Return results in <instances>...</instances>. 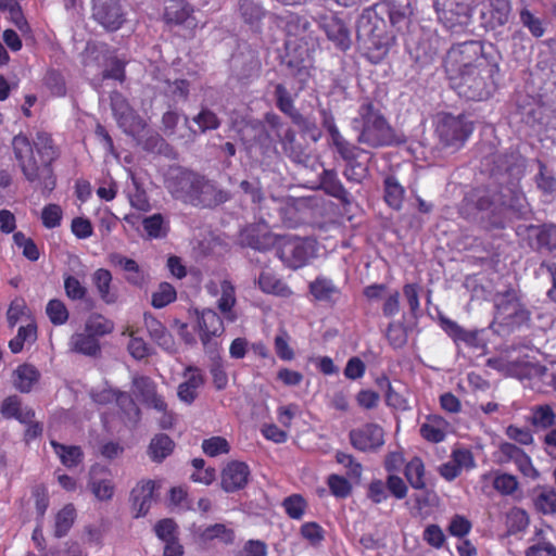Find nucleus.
Segmentation results:
<instances>
[{
  "instance_id": "nucleus-1",
  "label": "nucleus",
  "mask_w": 556,
  "mask_h": 556,
  "mask_svg": "<svg viewBox=\"0 0 556 556\" xmlns=\"http://www.w3.org/2000/svg\"><path fill=\"white\" fill-rule=\"evenodd\" d=\"M12 148L25 178L31 184H37L43 191H52L55 178L50 165L58 153L51 136L38 131L33 144L25 135L18 134L12 140Z\"/></svg>"
},
{
  "instance_id": "nucleus-2",
  "label": "nucleus",
  "mask_w": 556,
  "mask_h": 556,
  "mask_svg": "<svg viewBox=\"0 0 556 556\" xmlns=\"http://www.w3.org/2000/svg\"><path fill=\"white\" fill-rule=\"evenodd\" d=\"M270 18L273 24L285 29L287 65L292 75L298 77L301 84H304L309 76V63L315 46L309 21L295 14L270 16Z\"/></svg>"
},
{
  "instance_id": "nucleus-3",
  "label": "nucleus",
  "mask_w": 556,
  "mask_h": 556,
  "mask_svg": "<svg viewBox=\"0 0 556 556\" xmlns=\"http://www.w3.org/2000/svg\"><path fill=\"white\" fill-rule=\"evenodd\" d=\"M165 184L175 199L192 205L212 206L227 200L212 181L184 168H172Z\"/></svg>"
},
{
  "instance_id": "nucleus-4",
  "label": "nucleus",
  "mask_w": 556,
  "mask_h": 556,
  "mask_svg": "<svg viewBox=\"0 0 556 556\" xmlns=\"http://www.w3.org/2000/svg\"><path fill=\"white\" fill-rule=\"evenodd\" d=\"M352 127L359 131L358 142L369 147L389 146L394 141L392 128L369 101L361 104L358 115L352 121Z\"/></svg>"
},
{
  "instance_id": "nucleus-5",
  "label": "nucleus",
  "mask_w": 556,
  "mask_h": 556,
  "mask_svg": "<svg viewBox=\"0 0 556 556\" xmlns=\"http://www.w3.org/2000/svg\"><path fill=\"white\" fill-rule=\"evenodd\" d=\"M498 70V65L490 60L453 79V87L463 98L475 101L485 100L495 90V76Z\"/></svg>"
},
{
  "instance_id": "nucleus-6",
  "label": "nucleus",
  "mask_w": 556,
  "mask_h": 556,
  "mask_svg": "<svg viewBox=\"0 0 556 556\" xmlns=\"http://www.w3.org/2000/svg\"><path fill=\"white\" fill-rule=\"evenodd\" d=\"M488 61L490 59L484 55L481 43L472 40L453 46L446 53L444 66L453 80Z\"/></svg>"
},
{
  "instance_id": "nucleus-7",
  "label": "nucleus",
  "mask_w": 556,
  "mask_h": 556,
  "mask_svg": "<svg viewBox=\"0 0 556 556\" xmlns=\"http://www.w3.org/2000/svg\"><path fill=\"white\" fill-rule=\"evenodd\" d=\"M472 124L463 116L442 114L439 116L437 134L440 141L448 148L459 149L472 132Z\"/></svg>"
},
{
  "instance_id": "nucleus-8",
  "label": "nucleus",
  "mask_w": 556,
  "mask_h": 556,
  "mask_svg": "<svg viewBox=\"0 0 556 556\" xmlns=\"http://www.w3.org/2000/svg\"><path fill=\"white\" fill-rule=\"evenodd\" d=\"M315 252L313 241L300 238H285L279 242L277 249L278 257L293 269L304 266L315 256Z\"/></svg>"
},
{
  "instance_id": "nucleus-9",
  "label": "nucleus",
  "mask_w": 556,
  "mask_h": 556,
  "mask_svg": "<svg viewBox=\"0 0 556 556\" xmlns=\"http://www.w3.org/2000/svg\"><path fill=\"white\" fill-rule=\"evenodd\" d=\"M439 21L448 29L467 25L471 15L469 0H433Z\"/></svg>"
},
{
  "instance_id": "nucleus-10",
  "label": "nucleus",
  "mask_w": 556,
  "mask_h": 556,
  "mask_svg": "<svg viewBox=\"0 0 556 556\" xmlns=\"http://www.w3.org/2000/svg\"><path fill=\"white\" fill-rule=\"evenodd\" d=\"M195 328L204 350L214 352L217 349L216 338L225 331L223 320L218 314L210 308L198 312Z\"/></svg>"
},
{
  "instance_id": "nucleus-11",
  "label": "nucleus",
  "mask_w": 556,
  "mask_h": 556,
  "mask_svg": "<svg viewBox=\"0 0 556 556\" xmlns=\"http://www.w3.org/2000/svg\"><path fill=\"white\" fill-rule=\"evenodd\" d=\"M496 318L508 326H513L528 318V312L520 303L517 293L509 290L495 299Z\"/></svg>"
},
{
  "instance_id": "nucleus-12",
  "label": "nucleus",
  "mask_w": 556,
  "mask_h": 556,
  "mask_svg": "<svg viewBox=\"0 0 556 556\" xmlns=\"http://www.w3.org/2000/svg\"><path fill=\"white\" fill-rule=\"evenodd\" d=\"M94 20L109 30L118 29L125 22L124 11L118 0H92Z\"/></svg>"
},
{
  "instance_id": "nucleus-13",
  "label": "nucleus",
  "mask_w": 556,
  "mask_h": 556,
  "mask_svg": "<svg viewBox=\"0 0 556 556\" xmlns=\"http://www.w3.org/2000/svg\"><path fill=\"white\" fill-rule=\"evenodd\" d=\"M497 454L500 463H514L525 477L532 480L539 478V471L533 466L531 457L515 444L508 442L500 444Z\"/></svg>"
},
{
  "instance_id": "nucleus-14",
  "label": "nucleus",
  "mask_w": 556,
  "mask_h": 556,
  "mask_svg": "<svg viewBox=\"0 0 556 556\" xmlns=\"http://www.w3.org/2000/svg\"><path fill=\"white\" fill-rule=\"evenodd\" d=\"M132 394L147 407L154 410L165 409V399L157 392L156 383L147 376H134L131 381Z\"/></svg>"
},
{
  "instance_id": "nucleus-15",
  "label": "nucleus",
  "mask_w": 556,
  "mask_h": 556,
  "mask_svg": "<svg viewBox=\"0 0 556 556\" xmlns=\"http://www.w3.org/2000/svg\"><path fill=\"white\" fill-rule=\"evenodd\" d=\"M238 15L248 28L255 34H262L264 21L273 24L270 16L263 5L255 0H240L238 3Z\"/></svg>"
},
{
  "instance_id": "nucleus-16",
  "label": "nucleus",
  "mask_w": 556,
  "mask_h": 556,
  "mask_svg": "<svg viewBox=\"0 0 556 556\" xmlns=\"http://www.w3.org/2000/svg\"><path fill=\"white\" fill-rule=\"evenodd\" d=\"M319 27L327 38L341 50H348L351 46L350 30L345 23L334 14H323L318 17Z\"/></svg>"
},
{
  "instance_id": "nucleus-17",
  "label": "nucleus",
  "mask_w": 556,
  "mask_h": 556,
  "mask_svg": "<svg viewBox=\"0 0 556 556\" xmlns=\"http://www.w3.org/2000/svg\"><path fill=\"white\" fill-rule=\"evenodd\" d=\"M352 445L359 451H372L384 443L383 430L375 424H368L350 433Z\"/></svg>"
},
{
  "instance_id": "nucleus-18",
  "label": "nucleus",
  "mask_w": 556,
  "mask_h": 556,
  "mask_svg": "<svg viewBox=\"0 0 556 556\" xmlns=\"http://www.w3.org/2000/svg\"><path fill=\"white\" fill-rule=\"evenodd\" d=\"M182 377L184 381L177 388V396L181 402L192 404L205 382L204 375L200 368L188 366Z\"/></svg>"
},
{
  "instance_id": "nucleus-19",
  "label": "nucleus",
  "mask_w": 556,
  "mask_h": 556,
  "mask_svg": "<svg viewBox=\"0 0 556 556\" xmlns=\"http://www.w3.org/2000/svg\"><path fill=\"white\" fill-rule=\"evenodd\" d=\"M250 469L245 463L233 460L227 464L222 472V488L226 492H235L244 488L249 481Z\"/></svg>"
},
{
  "instance_id": "nucleus-20",
  "label": "nucleus",
  "mask_w": 556,
  "mask_h": 556,
  "mask_svg": "<svg viewBox=\"0 0 556 556\" xmlns=\"http://www.w3.org/2000/svg\"><path fill=\"white\" fill-rule=\"evenodd\" d=\"M155 483L152 480L139 482L131 492L132 510L135 517L146 516L149 511L154 492Z\"/></svg>"
},
{
  "instance_id": "nucleus-21",
  "label": "nucleus",
  "mask_w": 556,
  "mask_h": 556,
  "mask_svg": "<svg viewBox=\"0 0 556 556\" xmlns=\"http://www.w3.org/2000/svg\"><path fill=\"white\" fill-rule=\"evenodd\" d=\"M448 427V422L442 416L428 415L420 425L419 433L428 442L440 443L445 440Z\"/></svg>"
},
{
  "instance_id": "nucleus-22",
  "label": "nucleus",
  "mask_w": 556,
  "mask_h": 556,
  "mask_svg": "<svg viewBox=\"0 0 556 556\" xmlns=\"http://www.w3.org/2000/svg\"><path fill=\"white\" fill-rule=\"evenodd\" d=\"M112 106L117 122L124 131L131 136H139L144 128L143 121L125 103L114 101Z\"/></svg>"
},
{
  "instance_id": "nucleus-23",
  "label": "nucleus",
  "mask_w": 556,
  "mask_h": 556,
  "mask_svg": "<svg viewBox=\"0 0 556 556\" xmlns=\"http://www.w3.org/2000/svg\"><path fill=\"white\" fill-rule=\"evenodd\" d=\"M0 413L7 419H16L22 424L33 421L34 412L22 405V401L17 395L5 397L0 404Z\"/></svg>"
},
{
  "instance_id": "nucleus-24",
  "label": "nucleus",
  "mask_w": 556,
  "mask_h": 556,
  "mask_svg": "<svg viewBox=\"0 0 556 556\" xmlns=\"http://www.w3.org/2000/svg\"><path fill=\"white\" fill-rule=\"evenodd\" d=\"M192 12V8L185 0H169L165 7L164 18L167 23L187 24L188 27H194Z\"/></svg>"
},
{
  "instance_id": "nucleus-25",
  "label": "nucleus",
  "mask_w": 556,
  "mask_h": 556,
  "mask_svg": "<svg viewBox=\"0 0 556 556\" xmlns=\"http://www.w3.org/2000/svg\"><path fill=\"white\" fill-rule=\"evenodd\" d=\"M110 263L114 266H119L125 271V279L128 283L137 287L144 285L146 274L135 260L113 253L110 255Z\"/></svg>"
},
{
  "instance_id": "nucleus-26",
  "label": "nucleus",
  "mask_w": 556,
  "mask_h": 556,
  "mask_svg": "<svg viewBox=\"0 0 556 556\" xmlns=\"http://www.w3.org/2000/svg\"><path fill=\"white\" fill-rule=\"evenodd\" d=\"M328 131L330 135L331 143L340 156L346 163L355 162L362 153V149L345 140V138L339 131L338 127L332 122L328 124Z\"/></svg>"
},
{
  "instance_id": "nucleus-27",
  "label": "nucleus",
  "mask_w": 556,
  "mask_h": 556,
  "mask_svg": "<svg viewBox=\"0 0 556 556\" xmlns=\"http://www.w3.org/2000/svg\"><path fill=\"white\" fill-rule=\"evenodd\" d=\"M68 348L72 352L86 356H96L100 352V343L97 338L84 331L75 332L68 341Z\"/></svg>"
},
{
  "instance_id": "nucleus-28",
  "label": "nucleus",
  "mask_w": 556,
  "mask_h": 556,
  "mask_svg": "<svg viewBox=\"0 0 556 556\" xmlns=\"http://www.w3.org/2000/svg\"><path fill=\"white\" fill-rule=\"evenodd\" d=\"M220 295L217 300V307L223 314L225 320L233 323L237 319V314L233 311L236 305V291L232 283L228 280H223L219 285Z\"/></svg>"
},
{
  "instance_id": "nucleus-29",
  "label": "nucleus",
  "mask_w": 556,
  "mask_h": 556,
  "mask_svg": "<svg viewBox=\"0 0 556 556\" xmlns=\"http://www.w3.org/2000/svg\"><path fill=\"white\" fill-rule=\"evenodd\" d=\"M92 282L103 302L113 304L117 301V294L112 289V275L108 269H97L92 275Z\"/></svg>"
},
{
  "instance_id": "nucleus-30",
  "label": "nucleus",
  "mask_w": 556,
  "mask_h": 556,
  "mask_svg": "<svg viewBox=\"0 0 556 556\" xmlns=\"http://www.w3.org/2000/svg\"><path fill=\"white\" fill-rule=\"evenodd\" d=\"M257 283L260 289L268 294L281 298H289L292 294L291 289L269 270H263L260 274Z\"/></svg>"
},
{
  "instance_id": "nucleus-31",
  "label": "nucleus",
  "mask_w": 556,
  "mask_h": 556,
  "mask_svg": "<svg viewBox=\"0 0 556 556\" xmlns=\"http://www.w3.org/2000/svg\"><path fill=\"white\" fill-rule=\"evenodd\" d=\"M439 50V38L431 31L421 34L416 49L415 58L422 63L431 62Z\"/></svg>"
},
{
  "instance_id": "nucleus-32",
  "label": "nucleus",
  "mask_w": 556,
  "mask_h": 556,
  "mask_svg": "<svg viewBox=\"0 0 556 556\" xmlns=\"http://www.w3.org/2000/svg\"><path fill=\"white\" fill-rule=\"evenodd\" d=\"M39 377V371L33 365L23 364L13 372V384L18 391L27 393L37 383Z\"/></svg>"
},
{
  "instance_id": "nucleus-33",
  "label": "nucleus",
  "mask_w": 556,
  "mask_h": 556,
  "mask_svg": "<svg viewBox=\"0 0 556 556\" xmlns=\"http://www.w3.org/2000/svg\"><path fill=\"white\" fill-rule=\"evenodd\" d=\"M194 535L202 542L207 543L212 540H219L224 543H230L233 540V531L223 523H216L204 529L197 528Z\"/></svg>"
},
{
  "instance_id": "nucleus-34",
  "label": "nucleus",
  "mask_w": 556,
  "mask_h": 556,
  "mask_svg": "<svg viewBox=\"0 0 556 556\" xmlns=\"http://www.w3.org/2000/svg\"><path fill=\"white\" fill-rule=\"evenodd\" d=\"M88 486L98 501L109 502L114 496L115 484L113 480L110 478H97L94 476V469L90 472Z\"/></svg>"
},
{
  "instance_id": "nucleus-35",
  "label": "nucleus",
  "mask_w": 556,
  "mask_h": 556,
  "mask_svg": "<svg viewBox=\"0 0 556 556\" xmlns=\"http://www.w3.org/2000/svg\"><path fill=\"white\" fill-rule=\"evenodd\" d=\"M173 440L163 433L156 434L150 442L148 454L153 462H162L174 451Z\"/></svg>"
},
{
  "instance_id": "nucleus-36",
  "label": "nucleus",
  "mask_w": 556,
  "mask_h": 556,
  "mask_svg": "<svg viewBox=\"0 0 556 556\" xmlns=\"http://www.w3.org/2000/svg\"><path fill=\"white\" fill-rule=\"evenodd\" d=\"M142 226L149 239L165 238L169 231L168 219L160 213L143 218Z\"/></svg>"
},
{
  "instance_id": "nucleus-37",
  "label": "nucleus",
  "mask_w": 556,
  "mask_h": 556,
  "mask_svg": "<svg viewBox=\"0 0 556 556\" xmlns=\"http://www.w3.org/2000/svg\"><path fill=\"white\" fill-rule=\"evenodd\" d=\"M76 517L77 511L73 504H66L61 508L54 518V535L56 538L65 536L73 527Z\"/></svg>"
},
{
  "instance_id": "nucleus-38",
  "label": "nucleus",
  "mask_w": 556,
  "mask_h": 556,
  "mask_svg": "<svg viewBox=\"0 0 556 556\" xmlns=\"http://www.w3.org/2000/svg\"><path fill=\"white\" fill-rule=\"evenodd\" d=\"M51 445L61 463L67 468L75 467L83 460V452L79 446L64 445L53 440Z\"/></svg>"
},
{
  "instance_id": "nucleus-39",
  "label": "nucleus",
  "mask_w": 556,
  "mask_h": 556,
  "mask_svg": "<svg viewBox=\"0 0 556 556\" xmlns=\"http://www.w3.org/2000/svg\"><path fill=\"white\" fill-rule=\"evenodd\" d=\"M404 473L413 489L421 490L426 486L425 465L419 457H413L406 464Z\"/></svg>"
},
{
  "instance_id": "nucleus-40",
  "label": "nucleus",
  "mask_w": 556,
  "mask_h": 556,
  "mask_svg": "<svg viewBox=\"0 0 556 556\" xmlns=\"http://www.w3.org/2000/svg\"><path fill=\"white\" fill-rule=\"evenodd\" d=\"M405 190L393 176L384 179V200L389 206L399 210L404 200Z\"/></svg>"
},
{
  "instance_id": "nucleus-41",
  "label": "nucleus",
  "mask_w": 556,
  "mask_h": 556,
  "mask_svg": "<svg viewBox=\"0 0 556 556\" xmlns=\"http://www.w3.org/2000/svg\"><path fill=\"white\" fill-rule=\"evenodd\" d=\"M309 290L318 301H330L339 292L334 283L325 277H318L311 282Z\"/></svg>"
},
{
  "instance_id": "nucleus-42",
  "label": "nucleus",
  "mask_w": 556,
  "mask_h": 556,
  "mask_svg": "<svg viewBox=\"0 0 556 556\" xmlns=\"http://www.w3.org/2000/svg\"><path fill=\"white\" fill-rule=\"evenodd\" d=\"M84 329L98 339V337H102L112 332L114 329V324L100 314H91L87 318Z\"/></svg>"
},
{
  "instance_id": "nucleus-43",
  "label": "nucleus",
  "mask_w": 556,
  "mask_h": 556,
  "mask_svg": "<svg viewBox=\"0 0 556 556\" xmlns=\"http://www.w3.org/2000/svg\"><path fill=\"white\" fill-rule=\"evenodd\" d=\"M556 415L548 405L535 406L532 408L529 421L536 428L547 429L555 424Z\"/></svg>"
},
{
  "instance_id": "nucleus-44",
  "label": "nucleus",
  "mask_w": 556,
  "mask_h": 556,
  "mask_svg": "<svg viewBox=\"0 0 556 556\" xmlns=\"http://www.w3.org/2000/svg\"><path fill=\"white\" fill-rule=\"evenodd\" d=\"M507 192L502 197V204L518 216H523L527 213V201L522 192L517 189H507Z\"/></svg>"
},
{
  "instance_id": "nucleus-45",
  "label": "nucleus",
  "mask_w": 556,
  "mask_h": 556,
  "mask_svg": "<svg viewBox=\"0 0 556 556\" xmlns=\"http://www.w3.org/2000/svg\"><path fill=\"white\" fill-rule=\"evenodd\" d=\"M506 526L510 533L523 531L529 526L527 511L519 507L511 508L506 515Z\"/></svg>"
},
{
  "instance_id": "nucleus-46",
  "label": "nucleus",
  "mask_w": 556,
  "mask_h": 556,
  "mask_svg": "<svg viewBox=\"0 0 556 556\" xmlns=\"http://www.w3.org/2000/svg\"><path fill=\"white\" fill-rule=\"evenodd\" d=\"M176 300V290L168 282L160 283L159 288L152 294L151 304L155 308H163Z\"/></svg>"
},
{
  "instance_id": "nucleus-47",
  "label": "nucleus",
  "mask_w": 556,
  "mask_h": 556,
  "mask_svg": "<svg viewBox=\"0 0 556 556\" xmlns=\"http://www.w3.org/2000/svg\"><path fill=\"white\" fill-rule=\"evenodd\" d=\"M36 339V326L28 324L20 327L15 338L10 340L9 348L13 353H20L25 342H33Z\"/></svg>"
},
{
  "instance_id": "nucleus-48",
  "label": "nucleus",
  "mask_w": 556,
  "mask_h": 556,
  "mask_svg": "<svg viewBox=\"0 0 556 556\" xmlns=\"http://www.w3.org/2000/svg\"><path fill=\"white\" fill-rule=\"evenodd\" d=\"M123 336H128L130 341L128 343V351L136 359H142L149 355V348L143 339L135 334L134 329L128 326L123 331Z\"/></svg>"
},
{
  "instance_id": "nucleus-49",
  "label": "nucleus",
  "mask_w": 556,
  "mask_h": 556,
  "mask_svg": "<svg viewBox=\"0 0 556 556\" xmlns=\"http://www.w3.org/2000/svg\"><path fill=\"white\" fill-rule=\"evenodd\" d=\"M202 450L205 455L216 457L218 455L228 454L230 445L223 437H212L202 442Z\"/></svg>"
},
{
  "instance_id": "nucleus-50",
  "label": "nucleus",
  "mask_w": 556,
  "mask_h": 556,
  "mask_svg": "<svg viewBox=\"0 0 556 556\" xmlns=\"http://www.w3.org/2000/svg\"><path fill=\"white\" fill-rule=\"evenodd\" d=\"M534 505L538 510L545 515L556 514V491L552 489L542 490L538 494Z\"/></svg>"
},
{
  "instance_id": "nucleus-51",
  "label": "nucleus",
  "mask_w": 556,
  "mask_h": 556,
  "mask_svg": "<svg viewBox=\"0 0 556 556\" xmlns=\"http://www.w3.org/2000/svg\"><path fill=\"white\" fill-rule=\"evenodd\" d=\"M46 313L53 325H63L68 319V311L65 304L58 299L48 302Z\"/></svg>"
},
{
  "instance_id": "nucleus-52",
  "label": "nucleus",
  "mask_w": 556,
  "mask_h": 556,
  "mask_svg": "<svg viewBox=\"0 0 556 556\" xmlns=\"http://www.w3.org/2000/svg\"><path fill=\"white\" fill-rule=\"evenodd\" d=\"M321 185L327 193L330 195L343 199L346 195V191L338 179L337 175L331 170H325L321 179Z\"/></svg>"
},
{
  "instance_id": "nucleus-53",
  "label": "nucleus",
  "mask_w": 556,
  "mask_h": 556,
  "mask_svg": "<svg viewBox=\"0 0 556 556\" xmlns=\"http://www.w3.org/2000/svg\"><path fill=\"white\" fill-rule=\"evenodd\" d=\"M64 289L67 298L73 301L84 300L87 295V288L74 276L64 277Z\"/></svg>"
},
{
  "instance_id": "nucleus-54",
  "label": "nucleus",
  "mask_w": 556,
  "mask_h": 556,
  "mask_svg": "<svg viewBox=\"0 0 556 556\" xmlns=\"http://www.w3.org/2000/svg\"><path fill=\"white\" fill-rule=\"evenodd\" d=\"M275 97L277 100V106L279 108L280 111H282L283 113H286L290 116H293L296 114V111L293 105V100H292L289 91L287 90V88L283 85H281V84L276 85Z\"/></svg>"
},
{
  "instance_id": "nucleus-55",
  "label": "nucleus",
  "mask_w": 556,
  "mask_h": 556,
  "mask_svg": "<svg viewBox=\"0 0 556 556\" xmlns=\"http://www.w3.org/2000/svg\"><path fill=\"white\" fill-rule=\"evenodd\" d=\"M493 486L501 494L510 495L518 489V481L513 475L500 473L495 476Z\"/></svg>"
},
{
  "instance_id": "nucleus-56",
  "label": "nucleus",
  "mask_w": 556,
  "mask_h": 556,
  "mask_svg": "<svg viewBox=\"0 0 556 556\" xmlns=\"http://www.w3.org/2000/svg\"><path fill=\"white\" fill-rule=\"evenodd\" d=\"M492 8V18L498 24L504 25L508 22L510 15L509 0H489Z\"/></svg>"
},
{
  "instance_id": "nucleus-57",
  "label": "nucleus",
  "mask_w": 556,
  "mask_h": 556,
  "mask_svg": "<svg viewBox=\"0 0 556 556\" xmlns=\"http://www.w3.org/2000/svg\"><path fill=\"white\" fill-rule=\"evenodd\" d=\"M520 22L525 27L529 29V31L536 38L542 37L544 35V27L542 21L535 17L528 9H522L520 11Z\"/></svg>"
},
{
  "instance_id": "nucleus-58",
  "label": "nucleus",
  "mask_w": 556,
  "mask_h": 556,
  "mask_svg": "<svg viewBox=\"0 0 556 556\" xmlns=\"http://www.w3.org/2000/svg\"><path fill=\"white\" fill-rule=\"evenodd\" d=\"M441 325L443 330L456 340H462L466 343H471L475 340V336L472 333L465 331L451 319L441 318Z\"/></svg>"
},
{
  "instance_id": "nucleus-59",
  "label": "nucleus",
  "mask_w": 556,
  "mask_h": 556,
  "mask_svg": "<svg viewBox=\"0 0 556 556\" xmlns=\"http://www.w3.org/2000/svg\"><path fill=\"white\" fill-rule=\"evenodd\" d=\"M328 486L334 496L342 498L349 496L352 490L350 482L338 475L329 476Z\"/></svg>"
},
{
  "instance_id": "nucleus-60",
  "label": "nucleus",
  "mask_w": 556,
  "mask_h": 556,
  "mask_svg": "<svg viewBox=\"0 0 556 556\" xmlns=\"http://www.w3.org/2000/svg\"><path fill=\"white\" fill-rule=\"evenodd\" d=\"M305 506V501L300 495H291L283 501L286 513L293 519L302 518Z\"/></svg>"
},
{
  "instance_id": "nucleus-61",
  "label": "nucleus",
  "mask_w": 556,
  "mask_h": 556,
  "mask_svg": "<svg viewBox=\"0 0 556 556\" xmlns=\"http://www.w3.org/2000/svg\"><path fill=\"white\" fill-rule=\"evenodd\" d=\"M45 85L54 96H64L66 88L63 76L56 71H48L45 76Z\"/></svg>"
},
{
  "instance_id": "nucleus-62",
  "label": "nucleus",
  "mask_w": 556,
  "mask_h": 556,
  "mask_svg": "<svg viewBox=\"0 0 556 556\" xmlns=\"http://www.w3.org/2000/svg\"><path fill=\"white\" fill-rule=\"evenodd\" d=\"M42 224L47 228H55L61 224L62 210L58 204H49L41 213Z\"/></svg>"
},
{
  "instance_id": "nucleus-63",
  "label": "nucleus",
  "mask_w": 556,
  "mask_h": 556,
  "mask_svg": "<svg viewBox=\"0 0 556 556\" xmlns=\"http://www.w3.org/2000/svg\"><path fill=\"white\" fill-rule=\"evenodd\" d=\"M451 458L460 470V472L463 470L472 469L476 466L472 453L466 448H458L453 451Z\"/></svg>"
},
{
  "instance_id": "nucleus-64",
  "label": "nucleus",
  "mask_w": 556,
  "mask_h": 556,
  "mask_svg": "<svg viewBox=\"0 0 556 556\" xmlns=\"http://www.w3.org/2000/svg\"><path fill=\"white\" fill-rule=\"evenodd\" d=\"M210 372L215 388L217 390H224L228 384V376L220 358L213 362Z\"/></svg>"
}]
</instances>
